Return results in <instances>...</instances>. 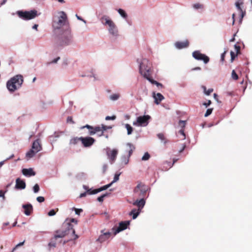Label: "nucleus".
Listing matches in <instances>:
<instances>
[{
  "instance_id": "11",
  "label": "nucleus",
  "mask_w": 252,
  "mask_h": 252,
  "mask_svg": "<svg viewBox=\"0 0 252 252\" xmlns=\"http://www.w3.org/2000/svg\"><path fill=\"white\" fill-rule=\"evenodd\" d=\"M192 57L196 60L203 61L204 63H207L209 61L208 57L201 54L199 51H195L192 53Z\"/></svg>"
},
{
  "instance_id": "3",
  "label": "nucleus",
  "mask_w": 252,
  "mask_h": 252,
  "mask_svg": "<svg viewBox=\"0 0 252 252\" xmlns=\"http://www.w3.org/2000/svg\"><path fill=\"white\" fill-rule=\"evenodd\" d=\"M67 17L63 11H58L55 13L53 17L52 26L55 30H59L66 25Z\"/></svg>"
},
{
  "instance_id": "6",
  "label": "nucleus",
  "mask_w": 252,
  "mask_h": 252,
  "mask_svg": "<svg viewBox=\"0 0 252 252\" xmlns=\"http://www.w3.org/2000/svg\"><path fill=\"white\" fill-rule=\"evenodd\" d=\"M72 36L69 31H66L64 34L59 38L58 44L60 46H66L72 42Z\"/></svg>"
},
{
  "instance_id": "29",
  "label": "nucleus",
  "mask_w": 252,
  "mask_h": 252,
  "mask_svg": "<svg viewBox=\"0 0 252 252\" xmlns=\"http://www.w3.org/2000/svg\"><path fill=\"white\" fill-rule=\"evenodd\" d=\"M147 80H148L151 83L156 85L157 87H162V85L161 84L153 80V79L151 78V77L148 78Z\"/></svg>"
},
{
  "instance_id": "18",
  "label": "nucleus",
  "mask_w": 252,
  "mask_h": 252,
  "mask_svg": "<svg viewBox=\"0 0 252 252\" xmlns=\"http://www.w3.org/2000/svg\"><path fill=\"white\" fill-rule=\"evenodd\" d=\"M22 172L23 174L26 177L33 176L35 175V172L32 168H24L22 169Z\"/></svg>"
},
{
  "instance_id": "56",
  "label": "nucleus",
  "mask_w": 252,
  "mask_h": 252,
  "mask_svg": "<svg viewBox=\"0 0 252 252\" xmlns=\"http://www.w3.org/2000/svg\"><path fill=\"white\" fill-rule=\"evenodd\" d=\"M108 167V165L106 163L104 164L102 166V171L103 173H105L107 170Z\"/></svg>"
},
{
  "instance_id": "30",
  "label": "nucleus",
  "mask_w": 252,
  "mask_h": 252,
  "mask_svg": "<svg viewBox=\"0 0 252 252\" xmlns=\"http://www.w3.org/2000/svg\"><path fill=\"white\" fill-rule=\"evenodd\" d=\"M121 159L122 163L126 165L128 163L129 157H127L126 156H122Z\"/></svg>"
},
{
  "instance_id": "45",
  "label": "nucleus",
  "mask_w": 252,
  "mask_h": 252,
  "mask_svg": "<svg viewBox=\"0 0 252 252\" xmlns=\"http://www.w3.org/2000/svg\"><path fill=\"white\" fill-rule=\"evenodd\" d=\"M101 126L102 129H103V132H104V131L112 128V127L111 126H106L104 125H101Z\"/></svg>"
},
{
  "instance_id": "49",
  "label": "nucleus",
  "mask_w": 252,
  "mask_h": 252,
  "mask_svg": "<svg viewBox=\"0 0 252 252\" xmlns=\"http://www.w3.org/2000/svg\"><path fill=\"white\" fill-rule=\"evenodd\" d=\"M56 213L54 209H52L48 212V215L49 216H54L56 215Z\"/></svg>"
},
{
  "instance_id": "9",
  "label": "nucleus",
  "mask_w": 252,
  "mask_h": 252,
  "mask_svg": "<svg viewBox=\"0 0 252 252\" xmlns=\"http://www.w3.org/2000/svg\"><path fill=\"white\" fill-rule=\"evenodd\" d=\"M106 153L107 158L109 161L110 164H113L115 162L117 155L118 154V150L116 149H110L109 148L106 149Z\"/></svg>"
},
{
  "instance_id": "2",
  "label": "nucleus",
  "mask_w": 252,
  "mask_h": 252,
  "mask_svg": "<svg viewBox=\"0 0 252 252\" xmlns=\"http://www.w3.org/2000/svg\"><path fill=\"white\" fill-rule=\"evenodd\" d=\"M101 23L106 27L109 33L114 37L119 35L118 28L113 21L108 16L104 15L100 18Z\"/></svg>"
},
{
  "instance_id": "63",
  "label": "nucleus",
  "mask_w": 252,
  "mask_h": 252,
  "mask_svg": "<svg viewBox=\"0 0 252 252\" xmlns=\"http://www.w3.org/2000/svg\"><path fill=\"white\" fill-rule=\"evenodd\" d=\"M234 48H235V51H236L237 53L239 51V50H240V46H239L237 45L236 44H235V45H234Z\"/></svg>"
},
{
  "instance_id": "47",
  "label": "nucleus",
  "mask_w": 252,
  "mask_h": 252,
  "mask_svg": "<svg viewBox=\"0 0 252 252\" xmlns=\"http://www.w3.org/2000/svg\"><path fill=\"white\" fill-rule=\"evenodd\" d=\"M73 209L75 210V214L78 215H79L80 213L83 212V210L82 209H76L75 208H73Z\"/></svg>"
},
{
  "instance_id": "13",
  "label": "nucleus",
  "mask_w": 252,
  "mask_h": 252,
  "mask_svg": "<svg viewBox=\"0 0 252 252\" xmlns=\"http://www.w3.org/2000/svg\"><path fill=\"white\" fill-rule=\"evenodd\" d=\"M80 139H81V141L82 144L85 147H89L91 146L95 141L94 138L91 137H80Z\"/></svg>"
},
{
  "instance_id": "1",
  "label": "nucleus",
  "mask_w": 252,
  "mask_h": 252,
  "mask_svg": "<svg viewBox=\"0 0 252 252\" xmlns=\"http://www.w3.org/2000/svg\"><path fill=\"white\" fill-rule=\"evenodd\" d=\"M23 82L24 78L22 75H16L7 81L6 88L10 93H13L22 87Z\"/></svg>"
},
{
  "instance_id": "38",
  "label": "nucleus",
  "mask_w": 252,
  "mask_h": 252,
  "mask_svg": "<svg viewBox=\"0 0 252 252\" xmlns=\"http://www.w3.org/2000/svg\"><path fill=\"white\" fill-rule=\"evenodd\" d=\"M60 60V57H58L57 58L54 59V60H53L52 61L49 62H48L47 63V65H49V64H52V63H57V62Z\"/></svg>"
},
{
  "instance_id": "7",
  "label": "nucleus",
  "mask_w": 252,
  "mask_h": 252,
  "mask_svg": "<svg viewBox=\"0 0 252 252\" xmlns=\"http://www.w3.org/2000/svg\"><path fill=\"white\" fill-rule=\"evenodd\" d=\"M17 13L20 18L25 20L32 19L37 16V11L35 10L30 11H18Z\"/></svg>"
},
{
  "instance_id": "57",
  "label": "nucleus",
  "mask_w": 252,
  "mask_h": 252,
  "mask_svg": "<svg viewBox=\"0 0 252 252\" xmlns=\"http://www.w3.org/2000/svg\"><path fill=\"white\" fill-rule=\"evenodd\" d=\"M127 146L129 147V150L132 149L134 150V149H135L134 145L130 143H128L127 144Z\"/></svg>"
},
{
  "instance_id": "16",
  "label": "nucleus",
  "mask_w": 252,
  "mask_h": 252,
  "mask_svg": "<svg viewBox=\"0 0 252 252\" xmlns=\"http://www.w3.org/2000/svg\"><path fill=\"white\" fill-rule=\"evenodd\" d=\"M32 149L37 153L41 151L42 146L40 143L39 139H37L33 141L32 144Z\"/></svg>"
},
{
  "instance_id": "42",
  "label": "nucleus",
  "mask_w": 252,
  "mask_h": 252,
  "mask_svg": "<svg viewBox=\"0 0 252 252\" xmlns=\"http://www.w3.org/2000/svg\"><path fill=\"white\" fill-rule=\"evenodd\" d=\"M101 232L103 234V235L106 237L107 239H108L110 237L111 234V233L110 232H104V230H101Z\"/></svg>"
},
{
  "instance_id": "36",
  "label": "nucleus",
  "mask_w": 252,
  "mask_h": 252,
  "mask_svg": "<svg viewBox=\"0 0 252 252\" xmlns=\"http://www.w3.org/2000/svg\"><path fill=\"white\" fill-rule=\"evenodd\" d=\"M106 240H107V238L102 233L101 235H100L99 236V237H98V238L97 239V240L98 242H99L100 243H102V242H104L105 241H106Z\"/></svg>"
},
{
  "instance_id": "55",
  "label": "nucleus",
  "mask_w": 252,
  "mask_h": 252,
  "mask_svg": "<svg viewBox=\"0 0 252 252\" xmlns=\"http://www.w3.org/2000/svg\"><path fill=\"white\" fill-rule=\"evenodd\" d=\"M158 137L161 140H164V135L162 133H158L157 134Z\"/></svg>"
},
{
  "instance_id": "43",
  "label": "nucleus",
  "mask_w": 252,
  "mask_h": 252,
  "mask_svg": "<svg viewBox=\"0 0 252 252\" xmlns=\"http://www.w3.org/2000/svg\"><path fill=\"white\" fill-rule=\"evenodd\" d=\"M212 111H213V109L212 108H209V109H208L204 115V116L205 117H208V116H209L212 112Z\"/></svg>"
},
{
  "instance_id": "20",
  "label": "nucleus",
  "mask_w": 252,
  "mask_h": 252,
  "mask_svg": "<svg viewBox=\"0 0 252 252\" xmlns=\"http://www.w3.org/2000/svg\"><path fill=\"white\" fill-rule=\"evenodd\" d=\"M191 7L193 10L198 11L199 12H202L205 9L204 5L199 2L193 3L191 5Z\"/></svg>"
},
{
  "instance_id": "34",
  "label": "nucleus",
  "mask_w": 252,
  "mask_h": 252,
  "mask_svg": "<svg viewBox=\"0 0 252 252\" xmlns=\"http://www.w3.org/2000/svg\"><path fill=\"white\" fill-rule=\"evenodd\" d=\"M56 240L57 239H54V237L53 238L51 239V242L48 244L49 247H53V248L56 247Z\"/></svg>"
},
{
  "instance_id": "15",
  "label": "nucleus",
  "mask_w": 252,
  "mask_h": 252,
  "mask_svg": "<svg viewBox=\"0 0 252 252\" xmlns=\"http://www.w3.org/2000/svg\"><path fill=\"white\" fill-rule=\"evenodd\" d=\"M152 96L154 98V102L156 104H159L164 99L163 95L159 93L153 92Z\"/></svg>"
},
{
  "instance_id": "39",
  "label": "nucleus",
  "mask_w": 252,
  "mask_h": 252,
  "mask_svg": "<svg viewBox=\"0 0 252 252\" xmlns=\"http://www.w3.org/2000/svg\"><path fill=\"white\" fill-rule=\"evenodd\" d=\"M120 175V173H116L115 174L113 180L112 181V183H115L117 182L119 180V176Z\"/></svg>"
},
{
  "instance_id": "19",
  "label": "nucleus",
  "mask_w": 252,
  "mask_h": 252,
  "mask_svg": "<svg viewBox=\"0 0 252 252\" xmlns=\"http://www.w3.org/2000/svg\"><path fill=\"white\" fill-rule=\"evenodd\" d=\"M189 44L188 40L178 41L175 43V46L177 49H181L188 47Z\"/></svg>"
},
{
  "instance_id": "44",
  "label": "nucleus",
  "mask_w": 252,
  "mask_h": 252,
  "mask_svg": "<svg viewBox=\"0 0 252 252\" xmlns=\"http://www.w3.org/2000/svg\"><path fill=\"white\" fill-rule=\"evenodd\" d=\"M179 125L182 128L184 127L185 126H186V121H183V120L179 121Z\"/></svg>"
},
{
  "instance_id": "31",
  "label": "nucleus",
  "mask_w": 252,
  "mask_h": 252,
  "mask_svg": "<svg viewBox=\"0 0 252 252\" xmlns=\"http://www.w3.org/2000/svg\"><path fill=\"white\" fill-rule=\"evenodd\" d=\"M119 14L124 19H126L127 17V15L126 12L122 9H119L118 10Z\"/></svg>"
},
{
  "instance_id": "14",
  "label": "nucleus",
  "mask_w": 252,
  "mask_h": 252,
  "mask_svg": "<svg viewBox=\"0 0 252 252\" xmlns=\"http://www.w3.org/2000/svg\"><path fill=\"white\" fill-rule=\"evenodd\" d=\"M146 203V201L144 198L140 199H137L132 203L133 205L136 206L138 207L137 210L141 211V210L144 208Z\"/></svg>"
},
{
  "instance_id": "17",
  "label": "nucleus",
  "mask_w": 252,
  "mask_h": 252,
  "mask_svg": "<svg viewBox=\"0 0 252 252\" xmlns=\"http://www.w3.org/2000/svg\"><path fill=\"white\" fill-rule=\"evenodd\" d=\"M15 189H24L26 188V183L24 181L17 178L16 180Z\"/></svg>"
},
{
  "instance_id": "51",
  "label": "nucleus",
  "mask_w": 252,
  "mask_h": 252,
  "mask_svg": "<svg viewBox=\"0 0 252 252\" xmlns=\"http://www.w3.org/2000/svg\"><path fill=\"white\" fill-rule=\"evenodd\" d=\"M230 55H231V61L232 62L233 60H234L236 55H235V53L233 51L230 52Z\"/></svg>"
},
{
  "instance_id": "23",
  "label": "nucleus",
  "mask_w": 252,
  "mask_h": 252,
  "mask_svg": "<svg viewBox=\"0 0 252 252\" xmlns=\"http://www.w3.org/2000/svg\"><path fill=\"white\" fill-rule=\"evenodd\" d=\"M107 189V186L106 185L103 186L98 189L93 190V191L92 192H90V194H96V193H97L99 192H101L103 190H106Z\"/></svg>"
},
{
  "instance_id": "50",
  "label": "nucleus",
  "mask_w": 252,
  "mask_h": 252,
  "mask_svg": "<svg viewBox=\"0 0 252 252\" xmlns=\"http://www.w3.org/2000/svg\"><path fill=\"white\" fill-rule=\"evenodd\" d=\"M83 188L86 190V192L89 194H90V192H92L93 191L91 189H89V188L87 186H85V185L83 186Z\"/></svg>"
},
{
  "instance_id": "28",
  "label": "nucleus",
  "mask_w": 252,
  "mask_h": 252,
  "mask_svg": "<svg viewBox=\"0 0 252 252\" xmlns=\"http://www.w3.org/2000/svg\"><path fill=\"white\" fill-rule=\"evenodd\" d=\"M120 97V95L119 94H113L109 96V98L112 101L117 100Z\"/></svg>"
},
{
  "instance_id": "54",
  "label": "nucleus",
  "mask_w": 252,
  "mask_h": 252,
  "mask_svg": "<svg viewBox=\"0 0 252 252\" xmlns=\"http://www.w3.org/2000/svg\"><path fill=\"white\" fill-rule=\"evenodd\" d=\"M226 52V51H224L223 52V53H222L221 54L220 60H221V62H223L224 61V57H225V55Z\"/></svg>"
},
{
  "instance_id": "37",
  "label": "nucleus",
  "mask_w": 252,
  "mask_h": 252,
  "mask_svg": "<svg viewBox=\"0 0 252 252\" xmlns=\"http://www.w3.org/2000/svg\"><path fill=\"white\" fill-rule=\"evenodd\" d=\"M150 158V155L148 152H146L143 156L142 157V160L146 161L148 160Z\"/></svg>"
},
{
  "instance_id": "53",
  "label": "nucleus",
  "mask_w": 252,
  "mask_h": 252,
  "mask_svg": "<svg viewBox=\"0 0 252 252\" xmlns=\"http://www.w3.org/2000/svg\"><path fill=\"white\" fill-rule=\"evenodd\" d=\"M235 6L236 7V8L240 11H241V12H242V9L240 6V3H239V2H235Z\"/></svg>"
},
{
  "instance_id": "33",
  "label": "nucleus",
  "mask_w": 252,
  "mask_h": 252,
  "mask_svg": "<svg viewBox=\"0 0 252 252\" xmlns=\"http://www.w3.org/2000/svg\"><path fill=\"white\" fill-rule=\"evenodd\" d=\"M109 194V193H106L101 195L97 198V200L99 202H102L103 201L104 198L105 197L108 196Z\"/></svg>"
},
{
  "instance_id": "5",
  "label": "nucleus",
  "mask_w": 252,
  "mask_h": 252,
  "mask_svg": "<svg viewBox=\"0 0 252 252\" xmlns=\"http://www.w3.org/2000/svg\"><path fill=\"white\" fill-rule=\"evenodd\" d=\"M63 226L64 227V229L59 230L56 232V234L54 235V239L63 238L70 233L74 236V240H76L78 238V236L75 234V231L73 228V224H70V223L66 221L63 223Z\"/></svg>"
},
{
  "instance_id": "10",
  "label": "nucleus",
  "mask_w": 252,
  "mask_h": 252,
  "mask_svg": "<svg viewBox=\"0 0 252 252\" xmlns=\"http://www.w3.org/2000/svg\"><path fill=\"white\" fill-rule=\"evenodd\" d=\"M129 221H121L119 223L118 226H115L112 228V231L114 235H116L119 232L126 229L129 225Z\"/></svg>"
},
{
  "instance_id": "52",
  "label": "nucleus",
  "mask_w": 252,
  "mask_h": 252,
  "mask_svg": "<svg viewBox=\"0 0 252 252\" xmlns=\"http://www.w3.org/2000/svg\"><path fill=\"white\" fill-rule=\"evenodd\" d=\"M69 222L70 223V222H73L75 224H77V220H75V219H71L69 222H68V220H66L65 222Z\"/></svg>"
},
{
  "instance_id": "22",
  "label": "nucleus",
  "mask_w": 252,
  "mask_h": 252,
  "mask_svg": "<svg viewBox=\"0 0 252 252\" xmlns=\"http://www.w3.org/2000/svg\"><path fill=\"white\" fill-rule=\"evenodd\" d=\"M85 128H87V129H88L89 130V134L91 135H93L94 134V126H90L89 125H86L84 126H82L80 127V129H84Z\"/></svg>"
},
{
  "instance_id": "46",
  "label": "nucleus",
  "mask_w": 252,
  "mask_h": 252,
  "mask_svg": "<svg viewBox=\"0 0 252 252\" xmlns=\"http://www.w3.org/2000/svg\"><path fill=\"white\" fill-rule=\"evenodd\" d=\"M116 118V116H106L105 117V120L108 121V120H115Z\"/></svg>"
},
{
  "instance_id": "12",
  "label": "nucleus",
  "mask_w": 252,
  "mask_h": 252,
  "mask_svg": "<svg viewBox=\"0 0 252 252\" xmlns=\"http://www.w3.org/2000/svg\"><path fill=\"white\" fill-rule=\"evenodd\" d=\"M148 189V188L146 186L140 182L134 188L133 191L135 193H137L139 191V195L141 196H144Z\"/></svg>"
},
{
  "instance_id": "35",
  "label": "nucleus",
  "mask_w": 252,
  "mask_h": 252,
  "mask_svg": "<svg viewBox=\"0 0 252 252\" xmlns=\"http://www.w3.org/2000/svg\"><path fill=\"white\" fill-rule=\"evenodd\" d=\"M202 88L204 90V92L206 95H209L210 94L213 92V89H209L208 90H206V88L205 86H203Z\"/></svg>"
},
{
  "instance_id": "25",
  "label": "nucleus",
  "mask_w": 252,
  "mask_h": 252,
  "mask_svg": "<svg viewBox=\"0 0 252 252\" xmlns=\"http://www.w3.org/2000/svg\"><path fill=\"white\" fill-rule=\"evenodd\" d=\"M36 153H37L34 151V150L31 148V149L26 153V156L28 159H30L33 158Z\"/></svg>"
},
{
  "instance_id": "8",
  "label": "nucleus",
  "mask_w": 252,
  "mask_h": 252,
  "mask_svg": "<svg viewBox=\"0 0 252 252\" xmlns=\"http://www.w3.org/2000/svg\"><path fill=\"white\" fill-rule=\"evenodd\" d=\"M150 119L151 117L148 115L138 117L136 121L134 122L133 125L139 126H146L148 125Z\"/></svg>"
},
{
  "instance_id": "60",
  "label": "nucleus",
  "mask_w": 252,
  "mask_h": 252,
  "mask_svg": "<svg viewBox=\"0 0 252 252\" xmlns=\"http://www.w3.org/2000/svg\"><path fill=\"white\" fill-rule=\"evenodd\" d=\"M67 123H72V124L74 123L72 118L71 117H67Z\"/></svg>"
},
{
  "instance_id": "27",
  "label": "nucleus",
  "mask_w": 252,
  "mask_h": 252,
  "mask_svg": "<svg viewBox=\"0 0 252 252\" xmlns=\"http://www.w3.org/2000/svg\"><path fill=\"white\" fill-rule=\"evenodd\" d=\"M125 127L127 130V134L128 135L131 134L133 130V127L128 124H125Z\"/></svg>"
},
{
  "instance_id": "59",
  "label": "nucleus",
  "mask_w": 252,
  "mask_h": 252,
  "mask_svg": "<svg viewBox=\"0 0 252 252\" xmlns=\"http://www.w3.org/2000/svg\"><path fill=\"white\" fill-rule=\"evenodd\" d=\"M211 103V100H209L207 102L203 103V105H204L206 107L209 106Z\"/></svg>"
},
{
  "instance_id": "4",
  "label": "nucleus",
  "mask_w": 252,
  "mask_h": 252,
  "mask_svg": "<svg viewBox=\"0 0 252 252\" xmlns=\"http://www.w3.org/2000/svg\"><path fill=\"white\" fill-rule=\"evenodd\" d=\"M139 64V72L145 79H147L151 77L152 73V64L146 59H139L137 60Z\"/></svg>"
},
{
  "instance_id": "62",
  "label": "nucleus",
  "mask_w": 252,
  "mask_h": 252,
  "mask_svg": "<svg viewBox=\"0 0 252 252\" xmlns=\"http://www.w3.org/2000/svg\"><path fill=\"white\" fill-rule=\"evenodd\" d=\"M24 243H25V241H23L22 242H20V243H18V244H17L15 246L16 248H18L19 247L23 246L24 244Z\"/></svg>"
},
{
  "instance_id": "21",
  "label": "nucleus",
  "mask_w": 252,
  "mask_h": 252,
  "mask_svg": "<svg viewBox=\"0 0 252 252\" xmlns=\"http://www.w3.org/2000/svg\"><path fill=\"white\" fill-rule=\"evenodd\" d=\"M22 207L25 209L24 214L26 216H30L33 210L32 204H23Z\"/></svg>"
},
{
  "instance_id": "48",
  "label": "nucleus",
  "mask_w": 252,
  "mask_h": 252,
  "mask_svg": "<svg viewBox=\"0 0 252 252\" xmlns=\"http://www.w3.org/2000/svg\"><path fill=\"white\" fill-rule=\"evenodd\" d=\"M44 198L42 196H38L36 198V200L39 203L44 202Z\"/></svg>"
},
{
  "instance_id": "58",
  "label": "nucleus",
  "mask_w": 252,
  "mask_h": 252,
  "mask_svg": "<svg viewBox=\"0 0 252 252\" xmlns=\"http://www.w3.org/2000/svg\"><path fill=\"white\" fill-rule=\"evenodd\" d=\"M76 17L78 20L83 21L85 24L86 23V21L84 20L82 17L79 16L77 14L76 15Z\"/></svg>"
},
{
  "instance_id": "24",
  "label": "nucleus",
  "mask_w": 252,
  "mask_h": 252,
  "mask_svg": "<svg viewBox=\"0 0 252 252\" xmlns=\"http://www.w3.org/2000/svg\"><path fill=\"white\" fill-rule=\"evenodd\" d=\"M140 212V211L136 210L135 209H134L131 210V211L129 213V215L132 216V219L133 220H135L139 216Z\"/></svg>"
},
{
  "instance_id": "32",
  "label": "nucleus",
  "mask_w": 252,
  "mask_h": 252,
  "mask_svg": "<svg viewBox=\"0 0 252 252\" xmlns=\"http://www.w3.org/2000/svg\"><path fill=\"white\" fill-rule=\"evenodd\" d=\"M80 137H74V138H72L70 140V144H73V145L76 144L79 141H81V139H80Z\"/></svg>"
},
{
  "instance_id": "40",
  "label": "nucleus",
  "mask_w": 252,
  "mask_h": 252,
  "mask_svg": "<svg viewBox=\"0 0 252 252\" xmlns=\"http://www.w3.org/2000/svg\"><path fill=\"white\" fill-rule=\"evenodd\" d=\"M39 190V186L37 184H36L33 187V191L34 193H36Z\"/></svg>"
},
{
  "instance_id": "64",
  "label": "nucleus",
  "mask_w": 252,
  "mask_h": 252,
  "mask_svg": "<svg viewBox=\"0 0 252 252\" xmlns=\"http://www.w3.org/2000/svg\"><path fill=\"white\" fill-rule=\"evenodd\" d=\"M85 174L84 173H80L77 175V177L79 178L85 177Z\"/></svg>"
},
{
  "instance_id": "26",
  "label": "nucleus",
  "mask_w": 252,
  "mask_h": 252,
  "mask_svg": "<svg viewBox=\"0 0 252 252\" xmlns=\"http://www.w3.org/2000/svg\"><path fill=\"white\" fill-rule=\"evenodd\" d=\"M94 134L96 133H98V132H100V133L99 134V136H101L103 134V129H102L101 126H94Z\"/></svg>"
},
{
  "instance_id": "41",
  "label": "nucleus",
  "mask_w": 252,
  "mask_h": 252,
  "mask_svg": "<svg viewBox=\"0 0 252 252\" xmlns=\"http://www.w3.org/2000/svg\"><path fill=\"white\" fill-rule=\"evenodd\" d=\"M231 77L234 80H237L238 79V76L237 74L236 73L234 70H233L231 73Z\"/></svg>"
},
{
  "instance_id": "61",
  "label": "nucleus",
  "mask_w": 252,
  "mask_h": 252,
  "mask_svg": "<svg viewBox=\"0 0 252 252\" xmlns=\"http://www.w3.org/2000/svg\"><path fill=\"white\" fill-rule=\"evenodd\" d=\"M179 132L183 136V139H185V134L184 132V130L183 129H181L179 130Z\"/></svg>"
}]
</instances>
